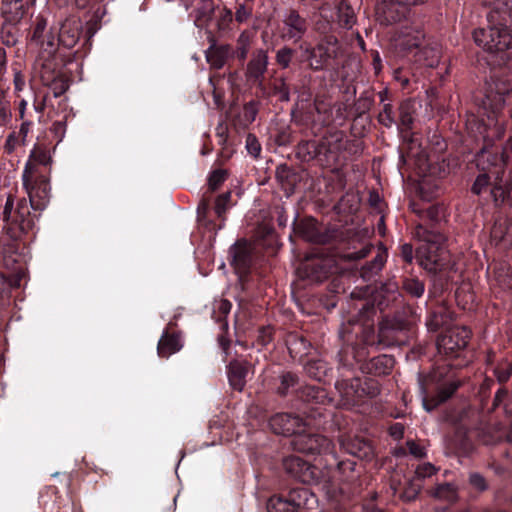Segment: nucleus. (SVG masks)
Returning a JSON list of instances; mask_svg holds the SVG:
<instances>
[{
    "instance_id": "nucleus-13",
    "label": "nucleus",
    "mask_w": 512,
    "mask_h": 512,
    "mask_svg": "<svg viewBox=\"0 0 512 512\" xmlns=\"http://www.w3.org/2000/svg\"><path fill=\"white\" fill-rule=\"evenodd\" d=\"M339 452L335 453L340 456L341 459L352 460L357 466V460L360 461H371L375 456V449L371 440L351 434H342L338 437ZM342 480L349 481L353 480L356 475V469L354 470L353 477L345 478L338 472Z\"/></svg>"
},
{
    "instance_id": "nucleus-24",
    "label": "nucleus",
    "mask_w": 512,
    "mask_h": 512,
    "mask_svg": "<svg viewBox=\"0 0 512 512\" xmlns=\"http://www.w3.org/2000/svg\"><path fill=\"white\" fill-rule=\"evenodd\" d=\"M23 186L27 190L31 208L35 211L44 210L50 195L49 175H29L27 185Z\"/></svg>"
},
{
    "instance_id": "nucleus-50",
    "label": "nucleus",
    "mask_w": 512,
    "mask_h": 512,
    "mask_svg": "<svg viewBox=\"0 0 512 512\" xmlns=\"http://www.w3.org/2000/svg\"><path fill=\"white\" fill-rule=\"evenodd\" d=\"M210 213V200L208 198L203 197L198 204L197 207V218L200 223H202L208 230L214 231L216 234L219 229H217L218 224H216L213 220L208 218V214Z\"/></svg>"
},
{
    "instance_id": "nucleus-36",
    "label": "nucleus",
    "mask_w": 512,
    "mask_h": 512,
    "mask_svg": "<svg viewBox=\"0 0 512 512\" xmlns=\"http://www.w3.org/2000/svg\"><path fill=\"white\" fill-rule=\"evenodd\" d=\"M285 345L291 358L301 360L309 353L311 348L310 341L300 332L291 331L285 336Z\"/></svg>"
},
{
    "instance_id": "nucleus-16",
    "label": "nucleus",
    "mask_w": 512,
    "mask_h": 512,
    "mask_svg": "<svg viewBox=\"0 0 512 512\" xmlns=\"http://www.w3.org/2000/svg\"><path fill=\"white\" fill-rule=\"evenodd\" d=\"M71 61L70 54H60L43 60L41 79L43 84L49 87L54 98L61 97L69 88L68 81L61 70Z\"/></svg>"
},
{
    "instance_id": "nucleus-37",
    "label": "nucleus",
    "mask_w": 512,
    "mask_h": 512,
    "mask_svg": "<svg viewBox=\"0 0 512 512\" xmlns=\"http://www.w3.org/2000/svg\"><path fill=\"white\" fill-rule=\"evenodd\" d=\"M414 47V56L417 62L427 66L435 67L440 58V50L437 44L416 41L411 45Z\"/></svg>"
},
{
    "instance_id": "nucleus-49",
    "label": "nucleus",
    "mask_w": 512,
    "mask_h": 512,
    "mask_svg": "<svg viewBox=\"0 0 512 512\" xmlns=\"http://www.w3.org/2000/svg\"><path fill=\"white\" fill-rule=\"evenodd\" d=\"M215 26L220 36L225 35L231 30V25L234 21L233 12L226 7L218 8L215 14Z\"/></svg>"
},
{
    "instance_id": "nucleus-23",
    "label": "nucleus",
    "mask_w": 512,
    "mask_h": 512,
    "mask_svg": "<svg viewBox=\"0 0 512 512\" xmlns=\"http://www.w3.org/2000/svg\"><path fill=\"white\" fill-rule=\"evenodd\" d=\"M46 27V19L40 16L37 17L30 37L32 43H35L41 47L40 58L42 60L61 54L56 47L55 29L51 28L49 31H46Z\"/></svg>"
},
{
    "instance_id": "nucleus-15",
    "label": "nucleus",
    "mask_w": 512,
    "mask_h": 512,
    "mask_svg": "<svg viewBox=\"0 0 512 512\" xmlns=\"http://www.w3.org/2000/svg\"><path fill=\"white\" fill-rule=\"evenodd\" d=\"M295 156L302 163L323 168L335 166V156L329 149L328 137L301 140L295 147Z\"/></svg>"
},
{
    "instance_id": "nucleus-52",
    "label": "nucleus",
    "mask_w": 512,
    "mask_h": 512,
    "mask_svg": "<svg viewBox=\"0 0 512 512\" xmlns=\"http://www.w3.org/2000/svg\"><path fill=\"white\" fill-rule=\"evenodd\" d=\"M431 495L436 499L451 503L457 500V490L451 483L438 484L432 489Z\"/></svg>"
},
{
    "instance_id": "nucleus-19",
    "label": "nucleus",
    "mask_w": 512,
    "mask_h": 512,
    "mask_svg": "<svg viewBox=\"0 0 512 512\" xmlns=\"http://www.w3.org/2000/svg\"><path fill=\"white\" fill-rule=\"evenodd\" d=\"M309 30V21L296 9H288L282 16L280 23L276 28L278 38L283 42L293 44L303 42V38Z\"/></svg>"
},
{
    "instance_id": "nucleus-32",
    "label": "nucleus",
    "mask_w": 512,
    "mask_h": 512,
    "mask_svg": "<svg viewBox=\"0 0 512 512\" xmlns=\"http://www.w3.org/2000/svg\"><path fill=\"white\" fill-rule=\"evenodd\" d=\"M306 176L307 172L305 170H297L286 164L279 165L276 168V179L287 196L295 192L297 186Z\"/></svg>"
},
{
    "instance_id": "nucleus-64",
    "label": "nucleus",
    "mask_w": 512,
    "mask_h": 512,
    "mask_svg": "<svg viewBox=\"0 0 512 512\" xmlns=\"http://www.w3.org/2000/svg\"><path fill=\"white\" fill-rule=\"evenodd\" d=\"M469 483L473 488L480 492L486 491L488 489L486 479L480 473L477 472L470 474Z\"/></svg>"
},
{
    "instance_id": "nucleus-34",
    "label": "nucleus",
    "mask_w": 512,
    "mask_h": 512,
    "mask_svg": "<svg viewBox=\"0 0 512 512\" xmlns=\"http://www.w3.org/2000/svg\"><path fill=\"white\" fill-rule=\"evenodd\" d=\"M419 386L423 397V406L426 411H432L435 408H437L442 403L446 402L457 390L458 386L455 384H451L447 387H442L439 389L436 395L432 397H428V391L425 386V380L424 377L420 374L419 375Z\"/></svg>"
},
{
    "instance_id": "nucleus-18",
    "label": "nucleus",
    "mask_w": 512,
    "mask_h": 512,
    "mask_svg": "<svg viewBox=\"0 0 512 512\" xmlns=\"http://www.w3.org/2000/svg\"><path fill=\"white\" fill-rule=\"evenodd\" d=\"M402 297L399 283L393 279H389L385 282L380 283L379 287L375 289L371 297L366 299H359L355 304V312H362L361 308H366V303L372 305L375 310V316L377 311H384L397 304Z\"/></svg>"
},
{
    "instance_id": "nucleus-3",
    "label": "nucleus",
    "mask_w": 512,
    "mask_h": 512,
    "mask_svg": "<svg viewBox=\"0 0 512 512\" xmlns=\"http://www.w3.org/2000/svg\"><path fill=\"white\" fill-rule=\"evenodd\" d=\"M365 305L366 308H361L362 312L352 313L340 329L347 333L348 347L343 354L344 361L349 365L351 362L357 363L355 355L360 358L366 355L365 345L382 348L405 345L412 333L411 321L400 317L384 318L376 332L375 310L372 305Z\"/></svg>"
},
{
    "instance_id": "nucleus-9",
    "label": "nucleus",
    "mask_w": 512,
    "mask_h": 512,
    "mask_svg": "<svg viewBox=\"0 0 512 512\" xmlns=\"http://www.w3.org/2000/svg\"><path fill=\"white\" fill-rule=\"evenodd\" d=\"M2 221L7 235L12 240H19L33 230L35 215L31 214L26 198H20L15 202V196L9 194L3 207Z\"/></svg>"
},
{
    "instance_id": "nucleus-6",
    "label": "nucleus",
    "mask_w": 512,
    "mask_h": 512,
    "mask_svg": "<svg viewBox=\"0 0 512 512\" xmlns=\"http://www.w3.org/2000/svg\"><path fill=\"white\" fill-rule=\"evenodd\" d=\"M290 444L296 452L307 455L325 456V465L329 470L335 469L345 478L353 477L355 462L341 459L340 456L335 453L334 444L328 437L311 433L307 430L306 426L292 438Z\"/></svg>"
},
{
    "instance_id": "nucleus-43",
    "label": "nucleus",
    "mask_w": 512,
    "mask_h": 512,
    "mask_svg": "<svg viewBox=\"0 0 512 512\" xmlns=\"http://www.w3.org/2000/svg\"><path fill=\"white\" fill-rule=\"evenodd\" d=\"M288 80L289 78L285 74L272 76L268 83L270 89L269 94L276 97L281 102L290 101L291 87Z\"/></svg>"
},
{
    "instance_id": "nucleus-35",
    "label": "nucleus",
    "mask_w": 512,
    "mask_h": 512,
    "mask_svg": "<svg viewBox=\"0 0 512 512\" xmlns=\"http://www.w3.org/2000/svg\"><path fill=\"white\" fill-rule=\"evenodd\" d=\"M103 0H75L78 9H87L90 15V36L95 34L100 28V23L106 13L105 6L102 4Z\"/></svg>"
},
{
    "instance_id": "nucleus-56",
    "label": "nucleus",
    "mask_w": 512,
    "mask_h": 512,
    "mask_svg": "<svg viewBox=\"0 0 512 512\" xmlns=\"http://www.w3.org/2000/svg\"><path fill=\"white\" fill-rule=\"evenodd\" d=\"M270 139L275 143V145L279 147H286L293 141V132L290 127L277 128L271 133Z\"/></svg>"
},
{
    "instance_id": "nucleus-25",
    "label": "nucleus",
    "mask_w": 512,
    "mask_h": 512,
    "mask_svg": "<svg viewBox=\"0 0 512 512\" xmlns=\"http://www.w3.org/2000/svg\"><path fill=\"white\" fill-rule=\"evenodd\" d=\"M83 31V23L79 17L66 18L59 28H55L56 47L60 53L72 49L79 41Z\"/></svg>"
},
{
    "instance_id": "nucleus-1",
    "label": "nucleus",
    "mask_w": 512,
    "mask_h": 512,
    "mask_svg": "<svg viewBox=\"0 0 512 512\" xmlns=\"http://www.w3.org/2000/svg\"><path fill=\"white\" fill-rule=\"evenodd\" d=\"M449 216L447 207L442 203L431 204L421 210V221L414 228V236L420 241L419 246L415 252L411 244L400 246L403 273L405 267L413 269L414 258L424 270L434 276L447 269L450 263L447 246Z\"/></svg>"
},
{
    "instance_id": "nucleus-46",
    "label": "nucleus",
    "mask_w": 512,
    "mask_h": 512,
    "mask_svg": "<svg viewBox=\"0 0 512 512\" xmlns=\"http://www.w3.org/2000/svg\"><path fill=\"white\" fill-rule=\"evenodd\" d=\"M261 102L257 99H251L243 105L242 111L237 115L235 119L236 125L241 128H248L256 119Z\"/></svg>"
},
{
    "instance_id": "nucleus-28",
    "label": "nucleus",
    "mask_w": 512,
    "mask_h": 512,
    "mask_svg": "<svg viewBox=\"0 0 512 512\" xmlns=\"http://www.w3.org/2000/svg\"><path fill=\"white\" fill-rule=\"evenodd\" d=\"M269 426L275 434L295 437L307 423L297 414L281 412L270 417Z\"/></svg>"
},
{
    "instance_id": "nucleus-57",
    "label": "nucleus",
    "mask_w": 512,
    "mask_h": 512,
    "mask_svg": "<svg viewBox=\"0 0 512 512\" xmlns=\"http://www.w3.org/2000/svg\"><path fill=\"white\" fill-rule=\"evenodd\" d=\"M253 14V6L248 3H236L235 13L233 14L234 20L238 24L246 23Z\"/></svg>"
},
{
    "instance_id": "nucleus-7",
    "label": "nucleus",
    "mask_w": 512,
    "mask_h": 512,
    "mask_svg": "<svg viewBox=\"0 0 512 512\" xmlns=\"http://www.w3.org/2000/svg\"><path fill=\"white\" fill-rule=\"evenodd\" d=\"M476 175L470 191L485 203H492L497 208L508 207L512 211V181L504 180V175H497L496 167L481 168L479 151L475 155Z\"/></svg>"
},
{
    "instance_id": "nucleus-20",
    "label": "nucleus",
    "mask_w": 512,
    "mask_h": 512,
    "mask_svg": "<svg viewBox=\"0 0 512 512\" xmlns=\"http://www.w3.org/2000/svg\"><path fill=\"white\" fill-rule=\"evenodd\" d=\"M512 92V84H495V88L490 87L485 93L475 97L478 106V114L486 115L488 120L493 122L497 114L502 110L505 104V96Z\"/></svg>"
},
{
    "instance_id": "nucleus-60",
    "label": "nucleus",
    "mask_w": 512,
    "mask_h": 512,
    "mask_svg": "<svg viewBox=\"0 0 512 512\" xmlns=\"http://www.w3.org/2000/svg\"><path fill=\"white\" fill-rule=\"evenodd\" d=\"M245 147L249 155H251L254 158H258L261 153V144L258 140V138L252 134L249 133L246 137L245 141Z\"/></svg>"
},
{
    "instance_id": "nucleus-5",
    "label": "nucleus",
    "mask_w": 512,
    "mask_h": 512,
    "mask_svg": "<svg viewBox=\"0 0 512 512\" xmlns=\"http://www.w3.org/2000/svg\"><path fill=\"white\" fill-rule=\"evenodd\" d=\"M467 129L483 137L484 144L479 150V162L482 169L485 167H496L497 175H505L506 168L511 166L510 182H512V137L508 138L501 149L497 148L493 143V136L499 139L503 134L502 127H496L491 135L488 124L480 119L479 116L471 114L466 122Z\"/></svg>"
},
{
    "instance_id": "nucleus-45",
    "label": "nucleus",
    "mask_w": 512,
    "mask_h": 512,
    "mask_svg": "<svg viewBox=\"0 0 512 512\" xmlns=\"http://www.w3.org/2000/svg\"><path fill=\"white\" fill-rule=\"evenodd\" d=\"M297 397L310 404H324L328 399L326 390L315 385L299 387Z\"/></svg>"
},
{
    "instance_id": "nucleus-51",
    "label": "nucleus",
    "mask_w": 512,
    "mask_h": 512,
    "mask_svg": "<svg viewBox=\"0 0 512 512\" xmlns=\"http://www.w3.org/2000/svg\"><path fill=\"white\" fill-rule=\"evenodd\" d=\"M449 447L456 454L467 455L472 449V444L465 433H456L454 437L450 439Z\"/></svg>"
},
{
    "instance_id": "nucleus-27",
    "label": "nucleus",
    "mask_w": 512,
    "mask_h": 512,
    "mask_svg": "<svg viewBox=\"0 0 512 512\" xmlns=\"http://www.w3.org/2000/svg\"><path fill=\"white\" fill-rule=\"evenodd\" d=\"M268 64L269 57L267 50L262 48L253 50L245 68V77L247 83L259 88H263L265 73L268 70Z\"/></svg>"
},
{
    "instance_id": "nucleus-4",
    "label": "nucleus",
    "mask_w": 512,
    "mask_h": 512,
    "mask_svg": "<svg viewBox=\"0 0 512 512\" xmlns=\"http://www.w3.org/2000/svg\"><path fill=\"white\" fill-rule=\"evenodd\" d=\"M486 28L473 31L474 42L496 57L500 65L512 64V0H491Z\"/></svg>"
},
{
    "instance_id": "nucleus-17",
    "label": "nucleus",
    "mask_w": 512,
    "mask_h": 512,
    "mask_svg": "<svg viewBox=\"0 0 512 512\" xmlns=\"http://www.w3.org/2000/svg\"><path fill=\"white\" fill-rule=\"evenodd\" d=\"M372 253H374L372 258L360 264L359 267V276L367 282L374 280L382 271L388 257L386 248H375L372 245H366L358 251L350 252L347 254V258L349 260L360 261Z\"/></svg>"
},
{
    "instance_id": "nucleus-53",
    "label": "nucleus",
    "mask_w": 512,
    "mask_h": 512,
    "mask_svg": "<svg viewBox=\"0 0 512 512\" xmlns=\"http://www.w3.org/2000/svg\"><path fill=\"white\" fill-rule=\"evenodd\" d=\"M493 374L500 384L508 382L512 376V361L506 357L498 360L493 368Z\"/></svg>"
},
{
    "instance_id": "nucleus-11",
    "label": "nucleus",
    "mask_w": 512,
    "mask_h": 512,
    "mask_svg": "<svg viewBox=\"0 0 512 512\" xmlns=\"http://www.w3.org/2000/svg\"><path fill=\"white\" fill-rule=\"evenodd\" d=\"M28 10L29 0H2L0 40L4 46L13 47L18 43L19 24Z\"/></svg>"
},
{
    "instance_id": "nucleus-63",
    "label": "nucleus",
    "mask_w": 512,
    "mask_h": 512,
    "mask_svg": "<svg viewBox=\"0 0 512 512\" xmlns=\"http://www.w3.org/2000/svg\"><path fill=\"white\" fill-rule=\"evenodd\" d=\"M437 470L438 469L433 464H431L429 462L420 464L417 466L416 471H415L416 479L423 480L425 478H429V477L433 476L434 474H436Z\"/></svg>"
},
{
    "instance_id": "nucleus-59",
    "label": "nucleus",
    "mask_w": 512,
    "mask_h": 512,
    "mask_svg": "<svg viewBox=\"0 0 512 512\" xmlns=\"http://www.w3.org/2000/svg\"><path fill=\"white\" fill-rule=\"evenodd\" d=\"M406 450L409 452V454L417 458H423L426 455L424 447H422L419 443L415 442L414 440H407L406 447L399 448L397 451V455H405Z\"/></svg>"
},
{
    "instance_id": "nucleus-54",
    "label": "nucleus",
    "mask_w": 512,
    "mask_h": 512,
    "mask_svg": "<svg viewBox=\"0 0 512 512\" xmlns=\"http://www.w3.org/2000/svg\"><path fill=\"white\" fill-rule=\"evenodd\" d=\"M231 199V193L225 192L221 195H219L215 200V206H214V213L216 214L217 218L219 219L220 223L217 226V229H223L225 226V213L228 208V204Z\"/></svg>"
},
{
    "instance_id": "nucleus-42",
    "label": "nucleus",
    "mask_w": 512,
    "mask_h": 512,
    "mask_svg": "<svg viewBox=\"0 0 512 512\" xmlns=\"http://www.w3.org/2000/svg\"><path fill=\"white\" fill-rule=\"evenodd\" d=\"M254 33L250 30H243L237 38L236 46L231 45L230 55L241 65H244L251 48Z\"/></svg>"
},
{
    "instance_id": "nucleus-44",
    "label": "nucleus",
    "mask_w": 512,
    "mask_h": 512,
    "mask_svg": "<svg viewBox=\"0 0 512 512\" xmlns=\"http://www.w3.org/2000/svg\"><path fill=\"white\" fill-rule=\"evenodd\" d=\"M230 51V44L217 45L213 41L206 54L207 61L211 63L213 67L220 69L229 59L232 58Z\"/></svg>"
},
{
    "instance_id": "nucleus-12",
    "label": "nucleus",
    "mask_w": 512,
    "mask_h": 512,
    "mask_svg": "<svg viewBox=\"0 0 512 512\" xmlns=\"http://www.w3.org/2000/svg\"><path fill=\"white\" fill-rule=\"evenodd\" d=\"M471 331L466 327H453L437 338L436 348L440 355L446 359H461L455 366H462L469 362L468 343Z\"/></svg>"
},
{
    "instance_id": "nucleus-47",
    "label": "nucleus",
    "mask_w": 512,
    "mask_h": 512,
    "mask_svg": "<svg viewBox=\"0 0 512 512\" xmlns=\"http://www.w3.org/2000/svg\"><path fill=\"white\" fill-rule=\"evenodd\" d=\"M375 101V93L373 90L363 91L359 98L354 101L350 107L349 113L355 118L366 114L373 106Z\"/></svg>"
},
{
    "instance_id": "nucleus-31",
    "label": "nucleus",
    "mask_w": 512,
    "mask_h": 512,
    "mask_svg": "<svg viewBox=\"0 0 512 512\" xmlns=\"http://www.w3.org/2000/svg\"><path fill=\"white\" fill-rule=\"evenodd\" d=\"M293 232L303 240L315 243L325 244L328 242V235L321 231L318 223L313 218L295 219L292 225Z\"/></svg>"
},
{
    "instance_id": "nucleus-62",
    "label": "nucleus",
    "mask_w": 512,
    "mask_h": 512,
    "mask_svg": "<svg viewBox=\"0 0 512 512\" xmlns=\"http://www.w3.org/2000/svg\"><path fill=\"white\" fill-rule=\"evenodd\" d=\"M274 336V329L271 326H263L258 329L256 342L265 347L272 342Z\"/></svg>"
},
{
    "instance_id": "nucleus-61",
    "label": "nucleus",
    "mask_w": 512,
    "mask_h": 512,
    "mask_svg": "<svg viewBox=\"0 0 512 512\" xmlns=\"http://www.w3.org/2000/svg\"><path fill=\"white\" fill-rule=\"evenodd\" d=\"M378 121L385 127H391L395 123L393 107L391 104H384L382 111L378 115Z\"/></svg>"
},
{
    "instance_id": "nucleus-8",
    "label": "nucleus",
    "mask_w": 512,
    "mask_h": 512,
    "mask_svg": "<svg viewBox=\"0 0 512 512\" xmlns=\"http://www.w3.org/2000/svg\"><path fill=\"white\" fill-rule=\"evenodd\" d=\"M298 50V62L313 72H319L329 69L338 57L339 40L337 36H327L321 37L315 45L304 41Z\"/></svg>"
},
{
    "instance_id": "nucleus-58",
    "label": "nucleus",
    "mask_w": 512,
    "mask_h": 512,
    "mask_svg": "<svg viewBox=\"0 0 512 512\" xmlns=\"http://www.w3.org/2000/svg\"><path fill=\"white\" fill-rule=\"evenodd\" d=\"M227 172L223 169H216L209 174L208 177V190L212 194L217 191L220 186L225 182Z\"/></svg>"
},
{
    "instance_id": "nucleus-39",
    "label": "nucleus",
    "mask_w": 512,
    "mask_h": 512,
    "mask_svg": "<svg viewBox=\"0 0 512 512\" xmlns=\"http://www.w3.org/2000/svg\"><path fill=\"white\" fill-rule=\"evenodd\" d=\"M218 8L215 0H199L194 10L195 25L199 28H208L214 20Z\"/></svg>"
},
{
    "instance_id": "nucleus-26",
    "label": "nucleus",
    "mask_w": 512,
    "mask_h": 512,
    "mask_svg": "<svg viewBox=\"0 0 512 512\" xmlns=\"http://www.w3.org/2000/svg\"><path fill=\"white\" fill-rule=\"evenodd\" d=\"M329 149L335 156V165L350 156L359 155L363 151V143L358 139H349L342 131H337L328 137Z\"/></svg>"
},
{
    "instance_id": "nucleus-55",
    "label": "nucleus",
    "mask_w": 512,
    "mask_h": 512,
    "mask_svg": "<svg viewBox=\"0 0 512 512\" xmlns=\"http://www.w3.org/2000/svg\"><path fill=\"white\" fill-rule=\"evenodd\" d=\"M296 49L291 46L285 45L278 49L275 54V62L281 69L290 67L293 57L296 54Z\"/></svg>"
},
{
    "instance_id": "nucleus-48",
    "label": "nucleus",
    "mask_w": 512,
    "mask_h": 512,
    "mask_svg": "<svg viewBox=\"0 0 512 512\" xmlns=\"http://www.w3.org/2000/svg\"><path fill=\"white\" fill-rule=\"evenodd\" d=\"M232 308V303L227 299H221L215 302L212 311V318L219 324L222 332L228 331V322L226 320Z\"/></svg>"
},
{
    "instance_id": "nucleus-21",
    "label": "nucleus",
    "mask_w": 512,
    "mask_h": 512,
    "mask_svg": "<svg viewBox=\"0 0 512 512\" xmlns=\"http://www.w3.org/2000/svg\"><path fill=\"white\" fill-rule=\"evenodd\" d=\"M54 149L55 147H52L51 142L38 140L34 144L23 171V185H27L29 175L50 174L53 163L52 151Z\"/></svg>"
},
{
    "instance_id": "nucleus-41",
    "label": "nucleus",
    "mask_w": 512,
    "mask_h": 512,
    "mask_svg": "<svg viewBox=\"0 0 512 512\" xmlns=\"http://www.w3.org/2000/svg\"><path fill=\"white\" fill-rule=\"evenodd\" d=\"M251 365L248 362L232 361L228 365V380L233 389L242 391Z\"/></svg>"
},
{
    "instance_id": "nucleus-29",
    "label": "nucleus",
    "mask_w": 512,
    "mask_h": 512,
    "mask_svg": "<svg viewBox=\"0 0 512 512\" xmlns=\"http://www.w3.org/2000/svg\"><path fill=\"white\" fill-rule=\"evenodd\" d=\"M176 328L175 322H169L164 329L157 345V354L160 358H169L183 348L182 333Z\"/></svg>"
},
{
    "instance_id": "nucleus-40",
    "label": "nucleus",
    "mask_w": 512,
    "mask_h": 512,
    "mask_svg": "<svg viewBox=\"0 0 512 512\" xmlns=\"http://www.w3.org/2000/svg\"><path fill=\"white\" fill-rule=\"evenodd\" d=\"M402 291L412 299H419L425 293V282L413 274V269H407L401 277Z\"/></svg>"
},
{
    "instance_id": "nucleus-14",
    "label": "nucleus",
    "mask_w": 512,
    "mask_h": 512,
    "mask_svg": "<svg viewBox=\"0 0 512 512\" xmlns=\"http://www.w3.org/2000/svg\"><path fill=\"white\" fill-rule=\"evenodd\" d=\"M317 503L315 496L305 487H295L286 494L274 495L267 503L268 512H306Z\"/></svg>"
},
{
    "instance_id": "nucleus-30",
    "label": "nucleus",
    "mask_w": 512,
    "mask_h": 512,
    "mask_svg": "<svg viewBox=\"0 0 512 512\" xmlns=\"http://www.w3.org/2000/svg\"><path fill=\"white\" fill-rule=\"evenodd\" d=\"M269 385L277 395L285 397L289 393H297L299 389V377L295 372L278 368V370L273 371V374L270 376Z\"/></svg>"
},
{
    "instance_id": "nucleus-10",
    "label": "nucleus",
    "mask_w": 512,
    "mask_h": 512,
    "mask_svg": "<svg viewBox=\"0 0 512 512\" xmlns=\"http://www.w3.org/2000/svg\"><path fill=\"white\" fill-rule=\"evenodd\" d=\"M356 22L352 6L346 0L336 5L324 3L319 7V17L315 22V30L322 37L335 36L341 29H351Z\"/></svg>"
},
{
    "instance_id": "nucleus-38",
    "label": "nucleus",
    "mask_w": 512,
    "mask_h": 512,
    "mask_svg": "<svg viewBox=\"0 0 512 512\" xmlns=\"http://www.w3.org/2000/svg\"><path fill=\"white\" fill-rule=\"evenodd\" d=\"M306 374L319 382L330 383L333 379V370L329 363L323 359H311L304 365Z\"/></svg>"
},
{
    "instance_id": "nucleus-33",
    "label": "nucleus",
    "mask_w": 512,
    "mask_h": 512,
    "mask_svg": "<svg viewBox=\"0 0 512 512\" xmlns=\"http://www.w3.org/2000/svg\"><path fill=\"white\" fill-rule=\"evenodd\" d=\"M231 265L241 276L250 272L252 264L251 250L246 242H236L230 249Z\"/></svg>"
},
{
    "instance_id": "nucleus-2",
    "label": "nucleus",
    "mask_w": 512,
    "mask_h": 512,
    "mask_svg": "<svg viewBox=\"0 0 512 512\" xmlns=\"http://www.w3.org/2000/svg\"><path fill=\"white\" fill-rule=\"evenodd\" d=\"M341 347L338 351V377L335 381V389L341 397V403L344 407L351 409L367 403L369 400L377 397L381 392V384L378 380L372 378H360L354 374L361 371L364 374L373 376H385L391 373L395 359L391 355L380 354L367 360L371 348H378L375 345H365L366 355L363 358L355 355V361L351 365L344 361V350L348 347L347 333L339 331Z\"/></svg>"
},
{
    "instance_id": "nucleus-22",
    "label": "nucleus",
    "mask_w": 512,
    "mask_h": 512,
    "mask_svg": "<svg viewBox=\"0 0 512 512\" xmlns=\"http://www.w3.org/2000/svg\"><path fill=\"white\" fill-rule=\"evenodd\" d=\"M283 467L287 474L303 484H318L323 476L321 469L295 455L285 457Z\"/></svg>"
}]
</instances>
